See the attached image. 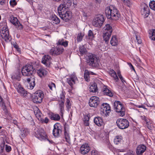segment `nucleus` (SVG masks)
I'll list each match as a JSON object with an SVG mask.
<instances>
[{"instance_id": "40", "label": "nucleus", "mask_w": 155, "mask_h": 155, "mask_svg": "<svg viewBox=\"0 0 155 155\" xmlns=\"http://www.w3.org/2000/svg\"><path fill=\"white\" fill-rule=\"evenodd\" d=\"M110 72H111V76L114 78V79L116 80V81H118L119 80V78L117 75L116 72L113 70L110 71Z\"/></svg>"}, {"instance_id": "47", "label": "nucleus", "mask_w": 155, "mask_h": 155, "mask_svg": "<svg viewBox=\"0 0 155 155\" xmlns=\"http://www.w3.org/2000/svg\"><path fill=\"white\" fill-rule=\"evenodd\" d=\"M59 107L60 110V112L62 114L64 111V101H60L59 104Z\"/></svg>"}, {"instance_id": "41", "label": "nucleus", "mask_w": 155, "mask_h": 155, "mask_svg": "<svg viewBox=\"0 0 155 155\" xmlns=\"http://www.w3.org/2000/svg\"><path fill=\"white\" fill-rule=\"evenodd\" d=\"M57 48L56 47L52 48L50 50V54L51 55L55 56L58 55L57 52Z\"/></svg>"}, {"instance_id": "59", "label": "nucleus", "mask_w": 155, "mask_h": 155, "mask_svg": "<svg viewBox=\"0 0 155 155\" xmlns=\"http://www.w3.org/2000/svg\"><path fill=\"white\" fill-rule=\"evenodd\" d=\"M107 145V147L110 150H112L113 149V147L110 143H108Z\"/></svg>"}, {"instance_id": "9", "label": "nucleus", "mask_w": 155, "mask_h": 155, "mask_svg": "<svg viewBox=\"0 0 155 155\" xmlns=\"http://www.w3.org/2000/svg\"><path fill=\"white\" fill-rule=\"evenodd\" d=\"M104 21V15H99L96 16L93 19L92 24L94 26L100 27L103 25Z\"/></svg>"}, {"instance_id": "21", "label": "nucleus", "mask_w": 155, "mask_h": 155, "mask_svg": "<svg viewBox=\"0 0 155 155\" xmlns=\"http://www.w3.org/2000/svg\"><path fill=\"white\" fill-rule=\"evenodd\" d=\"M77 79V77L74 74L71 75L70 78H67V82L72 88H73V84H75Z\"/></svg>"}, {"instance_id": "14", "label": "nucleus", "mask_w": 155, "mask_h": 155, "mask_svg": "<svg viewBox=\"0 0 155 155\" xmlns=\"http://www.w3.org/2000/svg\"><path fill=\"white\" fill-rule=\"evenodd\" d=\"M141 13L143 15L144 18H147L148 16L150 13V9L148 5L145 3L141 4Z\"/></svg>"}, {"instance_id": "57", "label": "nucleus", "mask_w": 155, "mask_h": 155, "mask_svg": "<svg viewBox=\"0 0 155 155\" xmlns=\"http://www.w3.org/2000/svg\"><path fill=\"white\" fill-rule=\"evenodd\" d=\"M10 4L11 5L14 6L16 5L17 3L15 0H13L10 1Z\"/></svg>"}, {"instance_id": "18", "label": "nucleus", "mask_w": 155, "mask_h": 155, "mask_svg": "<svg viewBox=\"0 0 155 155\" xmlns=\"http://www.w3.org/2000/svg\"><path fill=\"white\" fill-rule=\"evenodd\" d=\"M90 147L87 144H83L81 147L79 152L82 154H85L90 150Z\"/></svg>"}, {"instance_id": "52", "label": "nucleus", "mask_w": 155, "mask_h": 155, "mask_svg": "<svg viewBox=\"0 0 155 155\" xmlns=\"http://www.w3.org/2000/svg\"><path fill=\"white\" fill-rule=\"evenodd\" d=\"M117 74L118 75V76L119 77L121 81L122 82L124 83V82H125V81L124 80V78L122 76L120 73V72H117Z\"/></svg>"}, {"instance_id": "38", "label": "nucleus", "mask_w": 155, "mask_h": 155, "mask_svg": "<svg viewBox=\"0 0 155 155\" xmlns=\"http://www.w3.org/2000/svg\"><path fill=\"white\" fill-rule=\"evenodd\" d=\"M105 32L112 33V28L110 24H107L104 27Z\"/></svg>"}, {"instance_id": "51", "label": "nucleus", "mask_w": 155, "mask_h": 155, "mask_svg": "<svg viewBox=\"0 0 155 155\" xmlns=\"http://www.w3.org/2000/svg\"><path fill=\"white\" fill-rule=\"evenodd\" d=\"M88 35L90 38H93L94 36L93 35L92 31L91 30H89L88 31Z\"/></svg>"}, {"instance_id": "64", "label": "nucleus", "mask_w": 155, "mask_h": 155, "mask_svg": "<svg viewBox=\"0 0 155 155\" xmlns=\"http://www.w3.org/2000/svg\"><path fill=\"white\" fill-rule=\"evenodd\" d=\"M5 0H0V4L2 5L5 3Z\"/></svg>"}, {"instance_id": "2", "label": "nucleus", "mask_w": 155, "mask_h": 155, "mask_svg": "<svg viewBox=\"0 0 155 155\" xmlns=\"http://www.w3.org/2000/svg\"><path fill=\"white\" fill-rule=\"evenodd\" d=\"M0 35L1 37L6 42L10 41L12 39L7 26L3 27L0 30Z\"/></svg>"}, {"instance_id": "25", "label": "nucleus", "mask_w": 155, "mask_h": 155, "mask_svg": "<svg viewBox=\"0 0 155 155\" xmlns=\"http://www.w3.org/2000/svg\"><path fill=\"white\" fill-rule=\"evenodd\" d=\"M112 33L105 31L103 34V38L106 44L108 42L109 39L111 36Z\"/></svg>"}, {"instance_id": "30", "label": "nucleus", "mask_w": 155, "mask_h": 155, "mask_svg": "<svg viewBox=\"0 0 155 155\" xmlns=\"http://www.w3.org/2000/svg\"><path fill=\"white\" fill-rule=\"evenodd\" d=\"M21 74L20 72L17 71L12 76V78L14 80H17L19 81L21 79Z\"/></svg>"}, {"instance_id": "11", "label": "nucleus", "mask_w": 155, "mask_h": 155, "mask_svg": "<svg viewBox=\"0 0 155 155\" xmlns=\"http://www.w3.org/2000/svg\"><path fill=\"white\" fill-rule=\"evenodd\" d=\"M62 132V127L61 125L58 123L55 124L52 131L53 136L55 137H58L60 136Z\"/></svg>"}, {"instance_id": "62", "label": "nucleus", "mask_w": 155, "mask_h": 155, "mask_svg": "<svg viewBox=\"0 0 155 155\" xmlns=\"http://www.w3.org/2000/svg\"><path fill=\"white\" fill-rule=\"evenodd\" d=\"M138 37L136 36V39L138 44H140L142 42L141 40L140 39H138Z\"/></svg>"}, {"instance_id": "56", "label": "nucleus", "mask_w": 155, "mask_h": 155, "mask_svg": "<svg viewBox=\"0 0 155 155\" xmlns=\"http://www.w3.org/2000/svg\"><path fill=\"white\" fill-rule=\"evenodd\" d=\"M60 100L61 101H64V99L65 98V96L63 93H62L60 95Z\"/></svg>"}, {"instance_id": "10", "label": "nucleus", "mask_w": 155, "mask_h": 155, "mask_svg": "<svg viewBox=\"0 0 155 155\" xmlns=\"http://www.w3.org/2000/svg\"><path fill=\"white\" fill-rule=\"evenodd\" d=\"M116 123L119 128L121 129H124L127 128L129 126L128 121L126 119L118 118L117 119Z\"/></svg>"}, {"instance_id": "16", "label": "nucleus", "mask_w": 155, "mask_h": 155, "mask_svg": "<svg viewBox=\"0 0 155 155\" xmlns=\"http://www.w3.org/2000/svg\"><path fill=\"white\" fill-rule=\"evenodd\" d=\"M99 98L97 96L91 97L89 100V105L91 107H96L99 103Z\"/></svg>"}, {"instance_id": "35", "label": "nucleus", "mask_w": 155, "mask_h": 155, "mask_svg": "<svg viewBox=\"0 0 155 155\" xmlns=\"http://www.w3.org/2000/svg\"><path fill=\"white\" fill-rule=\"evenodd\" d=\"M97 87L96 83H93L89 88V91L91 92H95L97 91Z\"/></svg>"}, {"instance_id": "24", "label": "nucleus", "mask_w": 155, "mask_h": 155, "mask_svg": "<svg viewBox=\"0 0 155 155\" xmlns=\"http://www.w3.org/2000/svg\"><path fill=\"white\" fill-rule=\"evenodd\" d=\"M20 137L21 138L26 137L29 134V130L26 128H22L21 130Z\"/></svg>"}, {"instance_id": "20", "label": "nucleus", "mask_w": 155, "mask_h": 155, "mask_svg": "<svg viewBox=\"0 0 155 155\" xmlns=\"http://www.w3.org/2000/svg\"><path fill=\"white\" fill-rule=\"evenodd\" d=\"M51 58L49 55H45L42 59L41 62L46 66L49 67L51 64Z\"/></svg>"}, {"instance_id": "49", "label": "nucleus", "mask_w": 155, "mask_h": 155, "mask_svg": "<svg viewBox=\"0 0 155 155\" xmlns=\"http://www.w3.org/2000/svg\"><path fill=\"white\" fill-rule=\"evenodd\" d=\"M149 6L151 9L155 11V1H152L149 3Z\"/></svg>"}, {"instance_id": "36", "label": "nucleus", "mask_w": 155, "mask_h": 155, "mask_svg": "<svg viewBox=\"0 0 155 155\" xmlns=\"http://www.w3.org/2000/svg\"><path fill=\"white\" fill-rule=\"evenodd\" d=\"M56 47L57 49V52L58 55L62 54L64 51L63 48L61 45H58Z\"/></svg>"}, {"instance_id": "54", "label": "nucleus", "mask_w": 155, "mask_h": 155, "mask_svg": "<svg viewBox=\"0 0 155 155\" xmlns=\"http://www.w3.org/2000/svg\"><path fill=\"white\" fill-rule=\"evenodd\" d=\"M40 120H41L42 123L47 124L48 122L49 119L48 118L46 117L45 119H42L41 118H40Z\"/></svg>"}, {"instance_id": "44", "label": "nucleus", "mask_w": 155, "mask_h": 155, "mask_svg": "<svg viewBox=\"0 0 155 155\" xmlns=\"http://www.w3.org/2000/svg\"><path fill=\"white\" fill-rule=\"evenodd\" d=\"M79 49L80 51L81 54H85L86 53V49L84 45L80 46Z\"/></svg>"}, {"instance_id": "8", "label": "nucleus", "mask_w": 155, "mask_h": 155, "mask_svg": "<svg viewBox=\"0 0 155 155\" xmlns=\"http://www.w3.org/2000/svg\"><path fill=\"white\" fill-rule=\"evenodd\" d=\"M44 97L43 91L39 90L36 91L33 96L32 100L34 103H40L42 101Z\"/></svg>"}, {"instance_id": "43", "label": "nucleus", "mask_w": 155, "mask_h": 155, "mask_svg": "<svg viewBox=\"0 0 155 155\" xmlns=\"http://www.w3.org/2000/svg\"><path fill=\"white\" fill-rule=\"evenodd\" d=\"M0 104L1 106L2 107L3 110H4L7 111L6 106L5 103L3 101V99L2 97L0 96Z\"/></svg>"}, {"instance_id": "61", "label": "nucleus", "mask_w": 155, "mask_h": 155, "mask_svg": "<svg viewBox=\"0 0 155 155\" xmlns=\"http://www.w3.org/2000/svg\"><path fill=\"white\" fill-rule=\"evenodd\" d=\"M106 140L105 141H104L107 144L108 143H110L109 141V139H108V137L107 136H106Z\"/></svg>"}, {"instance_id": "22", "label": "nucleus", "mask_w": 155, "mask_h": 155, "mask_svg": "<svg viewBox=\"0 0 155 155\" xmlns=\"http://www.w3.org/2000/svg\"><path fill=\"white\" fill-rule=\"evenodd\" d=\"M26 81L29 83L28 86V88L30 89H32L35 85V79L34 78H28L26 79Z\"/></svg>"}, {"instance_id": "53", "label": "nucleus", "mask_w": 155, "mask_h": 155, "mask_svg": "<svg viewBox=\"0 0 155 155\" xmlns=\"http://www.w3.org/2000/svg\"><path fill=\"white\" fill-rule=\"evenodd\" d=\"M13 47L15 48L18 51H20V49L18 47V45L16 43H14L13 44Z\"/></svg>"}, {"instance_id": "32", "label": "nucleus", "mask_w": 155, "mask_h": 155, "mask_svg": "<svg viewBox=\"0 0 155 155\" xmlns=\"http://www.w3.org/2000/svg\"><path fill=\"white\" fill-rule=\"evenodd\" d=\"M35 114L37 118L39 120H40L41 118V117L42 116V113L37 108L35 109L34 110Z\"/></svg>"}, {"instance_id": "15", "label": "nucleus", "mask_w": 155, "mask_h": 155, "mask_svg": "<svg viewBox=\"0 0 155 155\" xmlns=\"http://www.w3.org/2000/svg\"><path fill=\"white\" fill-rule=\"evenodd\" d=\"M14 86L21 95L23 97L26 96L27 94V91L24 89L19 83H17L15 84Z\"/></svg>"}, {"instance_id": "39", "label": "nucleus", "mask_w": 155, "mask_h": 155, "mask_svg": "<svg viewBox=\"0 0 155 155\" xmlns=\"http://www.w3.org/2000/svg\"><path fill=\"white\" fill-rule=\"evenodd\" d=\"M124 5L130 7L132 4V0H121Z\"/></svg>"}, {"instance_id": "55", "label": "nucleus", "mask_w": 155, "mask_h": 155, "mask_svg": "<svg viewBox=\"0 0 155 155\" xmlns=\"http://www.w3.org/2000/svg\"><path fill=\"white\" fill-rule=\"evenodd\" d=\"M5 150L7 152H10L11 150V148L10 146L7 145H5Z\"/></svg>"}, {"instance_id": "12", "label": "nucleus", "mask_w": 155, "mask_h": 155, "mask_svg": "<svg viewBox=\"0 0 155 155\" xmlns=\"http://www.w3.org/2000/svg\"><path fill=\"white\" fill-rule=\"evenodd\" d=\"M111 112L110 105L107 103H103L101 106V114L102 115L107 117Z\"/></svg>"}, {"instance_id": "27", "label": "nucleus", "mask_w": 155, "mask_h": 155, "mask_svg": "<svg viewBox=\"0 0 155 155\" xmlns=\"http://www.w3.org/2000/svg\"><path fill=\"white\" fill-rule=\"evenodd\" d=\"M37 73L38 75L41 77L46 75L48 71L43 68H40L37 71Z\"/></svg>"}, {"instance_id": "7", "label": "nucleus", "mask_w": 155, "mask_h": 155, "mask_svg": "<svg viewBox=\"0 0 155 155\" xmlns=\"http://www.w3.org/2000/svg\"><path fill=\"white\" fill-rule=\"evenodd\" d=\"M58 13L60 17L65 22H67L71 19V15L69 12L68 11L67 9H62L60 10L58 8Z\"/></svg>"}, {"instance_id": "58", "label": "nucleus", "mask_w": 155, "mask_h": 155, "mask_svg": "<svg viewBox=\"0 0 155 155\" xmlns=\"http://www.w3.org/2000/svg\"><path fill=\"white\" fill-rule=\"evenodd\" d=\"M92 155H98L97 151L95 150H93L91 152Z\"/></svg>"}, {"instance_id": "34", "label": "nucleus", "mask_w": 155, "mask_h": 155, "mask_svg": "<svg viewBox=\"0 0 155 155\" xmlns=\"http://www.w3.org/2000/svg\"><path fill=\"white\" fill-rule=\"evenodd\" d=\"M51 20L53 23L55 24H58L60 22V19L55 15H52Z\"/></svg>"}, {"instance_id": "29", "label": "nucleus", "mask_w": 155, "mask_h": 155, "mask_svg": "<svg viewBox=\"0 0 155 155\" xmlns=\"http://www.w3.org/2000/svg\"><path fill=\"white\" fill-rule=\"evenodd\" d=\"M149 37L152 40L155 41V29H151L149 31Z\"/></svg>"}, {"instance_id": "13", "label": "nucleus", "mask_w": 155, "mask_h": 155, "mask_svg": "<svg viewBox=\"0 0 155 155\" xmlns=\"http://www.w3.org/2000/svg\"><path fill=\"white\" fill-rule=\"evenodd\" d=\"M9 20L10 22L16 26L18 29L21 30L22 29L23 25L21 24L16 17L11 15L10 16Z\"/></svg>"}, {"instance_id": "31", "label": "nucleus", "mask_w": 155, "mask_h": 155, "mask_svg": "<svg viewBox=\"0 0 155 155\" xmlns=\"http://www.w3.org/2000/svg\"><path fill=\"white\" fill-rule=\"evenodd\" d=\"M58 45L63 46L64 47H66L68 46V41H64V39H60L58 42L57 43Z\"/></svg>"}, {"instance_id": "50", "label": "nucleus", "mask_w": 155, "mask_h": 155, "mask_svg": "<svg viewBox=\"0 0 155 155\" xmlns=\"http://www.w3.org/2000/svg\"><path fill=\"white\" fill-rule=\"evenodd\" d=\"M48 86L50 89L51 91L54 90L55 89V85L53 83H50L48 84Z\"/></svg>"}, {"instance_id": "6", "label": "nucleus", "mask_w": 155, "mask_h": 155, "mask_svg": "<svg viewBox=\"0 0 155 155\" xmlns=\"http://www.w3.org/2000/svg\"><path fill=\"white\" fill-rule=\"evenodd\" d=\"M34 70L32 65L27 64L22 68L21 72L23 76L29 77L32 75Z\"/></svg>"}, {"instance_id": "33", "label": "nucleus", "mask_w": 155, "mask_h": 155, "mask_svg": "<svg viewBox=\"0 0 155 155\" xmlns=\"http://www.w3.org/2000/svg\"><path fill=\"white\" fill-rule=\"evenodd\" d=\"M110 44L113 46H116L117 45L118 41L115 36H112L110 40Z\"/></svg>"}, {"instance_id": "4", "label": "nucleus", "mask_w": 155, "mask_h": 155, "mask_svg": "<svg viewBox=\"0 0 155 155\" xmlns=\"http://www.w3.org/2000/svg\"><path fill=\"white\" fill-rule=\"evenodd\" d=\"M34 134L36 138L41 140L46 139L47 137L44 129L40 127L35 129Z\"/></svg>"}, {"instance_id": "46", "label": "nucleus", "mask_w": 155, "mask_h": 155, "mask_svg": "<svg viewBox=\"0 0 155 155\" xmlns=\"http://www.w3.org/2000/svg\"><path fill=\"white\" fill-rule=\"evenodd\" d=\"M89 74L88 73V71L87 70H85L84 73V78L86 81H88L89 79Z\"/></svg>"}, {"instance_id": "60", "label": "nucleus", "mask_w": 155, "mask_h": 155, "mask_svg": "<svg viewBox=\"0 0 155 155\" xmlns=\"http://www.w3.org/2000/svg\"><path fill=\"white\" fill-rule=\"evenodd\" d=\"M141 119L143 120H144L145 122H146V124H148V122H147V120L146 118V117L145 116H143L141 117Z\"/></svg>"}, {"instance_id": "19", "label": "nucleus", "mask_w": 155, "mask_h": 155, "mask_svg": "<svg viewBox=\"0 0 155 155\" xmlns=\"http://www.w3.org/2000/svg\"><path fill=\"white\" fill-rule=\"evenodd\" d=\"M146 150V146L143 144H140L137 147L136 153L137 155H143V153Z\"/></svg>"}, {"instance_id": "28", "label": "nucleus", "mask_w": 155, "mask_h": 155, "mask_svg": "<svg viewBox=\"0 0 155 155\" xmlns=\"http://www.w3.org/2000/svg\"><path fill=\"white\" fill-rule=\"evenodd\" d=\"M49 117L52 120L58 121L60 119V117L58 114L51 113L49 114Z\"/></svg>"}, {"instance_id": "42", "label": "nucleus", "mask_w": 155, "mask_h": 155, "mask_svg": "<svg viewBox=\"0 0 155 155\" xmlns=\"http://www.w3.org/2000/svg\"><path fill=\"white\" fill-rule=\"evenodd\" d=\"M122 140L121 138L119 136H117L114 139V142L115 144L117 145L120 143Z\"/></svg>"}, {"instance_id": "23", "label": "nucleus", "mask_w": 155, "mask_h": 155, "mask_svg": "<svg viewBox=\"0 0 155 155\" xmlns=\"http://www.w3.org/2000/svg\"><path fill=\"white\" fill-rule=\"evenodd\" d=\"M94 123L98 126H101L104 124L103 120L101 117H97L94 119Z\"/></svg>"}, {"instance_id": "3", "label": "nucleus", "mask_w": 155, "mask_h": 155, "mask_svg": "<svg viewBox=\"0 0 155 155\" xmlns=\"http://www.w3.org/2000/svg\"><path fill=\"white\" fill-rule=\"evenodd\" d=\"M114 109L116 112L119 114L120 116H123L125 114V108L121 102L119 101H115L114 104Z\"/></svg>"}, {"instance_id": "63", "label": "nucleus", "mask_w": 155, "mask_h": 155, "mask_svg": "<svg viewBox=\"0 0 155 155\" xmlns=\"http://www.w3.org/2000/svg\"><path fill=\"white\" fill-rule=\"evenodd\" d=\"M89 117L87 115H84V120H89Z\"/></svg>"}, {"instance_id": "1", "label": "nucleus", "mask_w": 155, "mask_h": 155, "mask_svg": "<svg viewBox=\"0 0 155 155\" xmlns=\"http://www.w3.org/2000/svg\"><path fill=\"white\" fill-rule=\"evenodd\" d=\"M105 13L108 19L114 20H118L121 16L117 9L113 5L107 7L105 9Z\"/></svg>"}, {"instance_id": "5", "label": "nucleus", "mask_w": 155, "mask_h": 155, "mask_svg": "<svg viewBox=\"0 0 155 155\" xmlns=\"http://www.w3.org/2000/svg\"><path fill=\"white\" fill-rule=\"evenodd\" d=\"M98 59L95 55L90 54L88 56L87 59V63L90 66L94 68L98 67Z\"/></svg>"}, {"instance_id": "17", "label": "nucleus", "mask_w": 155, "mask_h": 155, "mask_svg": "<svg viewBox=\"0 0 155 155\" xmlns=\"http://www.w3.org/2000/svg\"><path fill=\"white\" fill-rule=\"evenodd\" d=\"M72 4L71 0H63L62 3L60 5L58 8L60 10L61 9H67Z\"/></svg>"}, {"instance_id": "48", "label": "nucleus", "mask_w": 155, "mask_h": 155, "mask_svg": "<svg viewBox=\"0 0 155 155\" xmlns=\"http://www.w3.org/2000/svg\"><path fill=\"white\" fill-rule=\"evenodd\" d=\"M84 35V33H80L78 34L77 37V41L78 42L81 41Z\"/></svg>"}, {"instance_id": "26", "label": "nucleus", "mask_w": 155, "mask_h": 155, "mask_svg": "<svg viewBox=\"0 0 155 155\" xmlns=\"http://www.w3.org/2000/svg\"><path fill=\"white\" fill-rule=\"evenodd\" d=\"M102 92L104 95L108 96L110 97L113 96L112 93L111 91L109 90L106 86H104L102 89Z\"/></svg>"}, {"instance_id": "45", "label": "nucleus", "mask_w": 155, "mask_h": 155, "mask_svg": "<svg viewBox=\"0 0 155 155\" xmlns=\"http://www.w3.org/2000/svg\"><path fill=\"white\" fill-rule=\"evenodd\" d=\"M66 107L68 110L71 108V103L70 99L67 98L66 99Z\"/></svg>"}, {"instance_id": "37", "label": "nucleus", "mask_w": 155, "mask_h": 155, "mask_svg": "<svg viewBox=\"0 0 155 155\" xmlns=\"http://www.w3.org/2000/svg\"><path fill=\"white\" fill-rule=\"evenodd\" d=\"M64 135L66 141L68 143H70V137L68 133L66 131L65 127H64Z\"/></svg>"}]
</instances>
